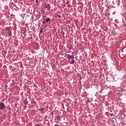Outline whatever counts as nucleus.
<instances>
[{
  "label": "nucleus",
  "mask_w": 126,
  "mask_h": 126,
  "mask_svg": "<svg viewBox=\"0 0 126 126\" xmlns=\"http://www.w3.org/2000/svg\"><path fill=\"white\" fill-rule=\"evenodd\" d=\"M5 109V104L3 102H0V110Z\"/></svg>",
  "instance_id": "1"
},
{
  "label": "nucleus",
  "mask_w": 126,
  "mask_h": 126,
  "mask_svg": "<svg viewBox=\"0 0 126 126\" xmlns=\"http://www.w3.org/2000/svg\"><path fill=\"white\" fill-rule=\"evenodd\" d=\"M45 8H47V9H51V6L50 5V4H45Z\"/></svg>",
  "instance_id": "2"
},
{
  "label": "nucleus",
  "mask_w": 126,
  "mask_h": 126,
  "mask_svg": "<svg viewBox=\"0 0 126 126\" xmlns=\"http://www.w3.org/2000/svg\"><path fill=\"white\" fill-rule=\"evenodd\" d=\"M67 58L68 60H70V59H74V57L72 55H67Z\"/></svg>",
  "instance_id": "3"
},
{
  "label": "nucleus",
  "mask_w": 126,
  "mask_h": 126,
  "mask_svg": "<svg viewBox=\"0 0 126 126\" xmlns=\"http://www.w3.org/2000/svg\"><path fill=\"white\" fill-rule=\"evenodd\" d=\"M7 34L8 35H9V36H11V34H12L11 32L10 31H9V32H7Z\"/></svg>",
  "instance_id": "4"
},
{
  "label": "nucleus",
  "mask_w": 126,
  "mask_h": 126,
  "mask_svg": "<svg viewBox=\"0 0 126 126\" xmlns=\"http://www.w3.org/2000/svg\"><path fill=\"white\" fill-rule=\"evenodd\" d=\"M5 31H6L7 32H8L9 31H10V29L9 28H6Z\"/></svg>",
  "instance_id": "5"
},
{
  "label": "nucleus",
  "mask_w": 126,
  "mask_h": 126,
  "mask_svg": "<svg viewBox=\"0 0 126 126\" xmlns=\"http://www.w3.org/2000/svg\"><path fill=\"white\" fill-rule=\"evenodd\" d=\"M75 63V61H74V59H73L71 62V64H73Z\"/></svg>",
  "instance_id": "6"
},
{
  "label": "nucleus",
  "mask_w": 126,
  "mask_h": 126,
  "mask_svg": "<svg viewBox=\"0 0 126 126\" xmlns=\"http://www.w3.org/2000/svg\"><path fill=\"white\" fill-rule=\"evenodd\" d=\"M50 18H48L46 21L47 22V23H48V22H49L50 21Z\"/></svg>",
  "instance_id": "7"
},
{
  "label": "nucleus",
  "mask_w": 126,
  "mask_h": 126,
  "mask_svg": "<svg viewBox=\"0 0 126 126\" xmlns=\"http://www.w3.org/2000/svg\"><path fill=\"white\" fill-rule=\"evenodd\" d=\"M43 32V30L41 29L40 31V33H42Z\"/></svg>",
  "instance_id": "8"
},
{
  "label": "nucleus",
  "mask_w": 126,
  "mask_h": 126,
  "mask_svg": "<svg viewBox=\"0 0 126 126\" xmlns=\"http://www.w3.org/2000/svg\"><path fill=\"white\" fill-rule=\"evenodd\" d=\"M42 24H45V21H43L42 22Z\"/></svg>",
  "instance_id": "9"
},
{
  "label": "nucleus",
  "mask_w": 126,
  "mask_h": 126,
  "mask_svg": "<svg viewBox=\"0 0 126 126\" xmlns=\"http://www.w3.org/2000/svg\"><path fill=\"white\" fill-rule=\"evenodd\" d=\"M26 108H27V106H24V109H26Z\"/></svg>",
  "instance_id": "10"
},
{
  "label": "nucleus",
  "mask_w": 126,
  "mask_h": 126,
  "mask_svg": "<svg viewBox=\"0 0 126 126\" xmlns=\"http://www.w3.org/2000/svg\"><path fill=\"white\" fill-rule=\"evenodd\" d=\"M58 17H59L60 18H61V15H58Z\"/></svg>",
  "instance_id": "11"
},
{
  "label": "nucleus",
  "mask_w": 126,
  "mask_h": 126,
  "mask_svg": "<svg viewBox=\"0 0 126 126\" xmlns=\"http://www.w3.org/2000/svg\"><path fill=\"white\" fill-rule=\"evenodd\" d=\"M37 2H38V0H36Z\"/></svg>",
  "instance_id": "12"
}]
</instances>
